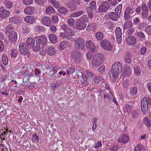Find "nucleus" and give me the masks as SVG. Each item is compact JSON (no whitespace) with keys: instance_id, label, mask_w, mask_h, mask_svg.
I'll return each mask as SVG.
<instances>
[{"instance_id":"obj_1","label":"nucleus","mask_w":151,"mask_h":151,"mask_svg":"<svg viewBox=\"0 0 151 151\" xmlns=\"http://www.w3.org/2000/svg\"><path fill=\"white\" fill-rule=\"evenodd\" d=\"M122 65L120 62H116L114 63L108 73L111 81L115 82L117 81L119 73L122 71Z\"/></svg>"},{"instance_id":"obj_2","label":"nucleus","mask_w":151,"mask_h":151,"mask_svg":"<svg viewBox=\"0 0 151 151\" xmlns=\"http://www.w3.org/2000/svg\"><path fill=\"white\" fill-rule=\"evenodd\" d=\"M104 56L101 54L95 55L91 61V64L93 67L99 66L104 61Z\"/></svg>"},{"instance_id":"obj_3","label":"nucleus","mask_w":151,"mask_h":151,"mask_svg":"<svg viewBox=\"0 0 151 151\" xmlns=\"http://www.w3.org/2000/svg\"><path fill=\"white\" fill-rule=\"evenodd\" d=\"M148 105H151V98L149 97L143 98L141 100V106L143 114H145V113L148 111Z\"/></svg>"},{"instance_id":"obj_4","label":"nucleus","mask_w":151,"mask_h":151,"mask_svg":"<svg viewBox=\"0 0 151 151\" xmlns=\"http://www.w3.org/2000/svg\"><path fill=\"white\" fill-rule=\"evenodd\" d=\"M135 9L132 6H129L126 9L124 15V19L126 20H128L131 17V15L134 13Z\"/></svg>"},{"instance_id":"obj_5","label":"nucleus","mask_w":151,"mask_h":151,"mask_svg":"<svg viewBox=\"0 0 151 151\" xmlns=\"http://www.w3.org/2000/svg\"><path fill=\"white\" fill-rule=\"evenodd\" d=\"M82 59L81 55L78 52L73 51L72 52V61L73 63L78 64Z\"/></svg>"},{"instance_id":"obj_6","label":"nucleus","mask_w":151,"mask_h":151,"mask_svg":"<svg viewBox=\"0 0 151 151\" xmlns=\"http://www.w3.org/2000/svg\"><path fill=\"white\" fill-rule=\"evenodd\" d=\"M100 45L104 50L107 51H110L111 50V44L109 41L106 39L101 41L100 42Z\"/></svg>"},{"instance_id":"obj_7","label":"nucleus","mask_w":151,"mask_h":151,"mask_svg":"<svg viewBox=\"0 0 151 151\" xmlns=\"http://www.w3.org/2000/svg\"><path fill=\"white\" fill-rule=\"evenodd\" d=\"M110 5L107 2L103 1L101 4H100L98 8V11L101 12H105L108 11L110 8Z\"/></svg>"},{"instance_id":"obj_8","label":"nucleus","mask_w":151,"mask_h":151,"mask_svg":"<svg viewBox=\"0 0 151 151\" xmlns=\"http://www.w3.org/2000/svg\"><path fill=\"white\" fill-rule=\"evenodd\" d=\"M75 48L78 50L80 48H83L84 46L85 43L83 39L81 38H77L74 41Z\"/></svg>"},{"instance_id":"obj_9","label":"nucleus","mask_w":151,"mask_h":151,"mask_svg":"<svg viewBox=\"0 0 151 151\" xmlns=\"http://www.w3.org/2000/svg\"><path fill=\"white\" fill-rule=\"evenodd\" d=\"M86 24L84 20H80L75 25V28L77 29H84L86 27Z\"/></svg>"},{"instance_id":"obj_10","label":"nucleus","mask_w":151,"mask_h":151,"mask_svg":"<svg viewBox=\"0 0 151 151\" xmlns=\"http://www.w3.org/2000/svg\"><path fill=\"white\" fill-rule=\"evenodd\" d=\"M61 29L69 36H73L74 35V31L65 24H63L61 27Z\"/></svg>"},{"instance_id":"obj_11","label":"nucleus","mask_w":151,"mask_h":151,"mask_svg":"<svg viewBox=\"0 0 151 151\" xmlns=\"http://www.w3.org/2000/svg\"><path fill=\"white\" fill-rule=\"evenodd\" d=\"M40 47L38 37L37 36L35 37L34 39V42L32 47L33 51L35 52L38 51L40 48Z\"/></svg>"},{"instance_id":"obj_12","label":"nucleus","mask_w":151,"mask_h":151,"mask_svg":"<svg viewBox=\"0 0 151 151\" xmlns=\"http://www.w3.org/2000/svg\"><path fill=\"white\" fill-rule=\"evenodd\" d=\"M0 12L1 13H0V19H5L9 16V11L4 9L3 7L0 8Z\"/></svg>"},{"instance_id":"obj_13","label":"nucleus","mask_w":151,"mask_h":151,"mask_svg":"<svg viewBox=\"0 0 151 151\" xmlns=\"http://www.w3.org/2000/svg\"><path fill=\"white\" fill-rule=\"evenodd\" d=\"M19 47L20 53L24 55H26L27 54V50L25 44L23 42H20Z\"/></svg>"},{"instance_id":"obj_14","label":"nucleus","mask_w":151,"mask_h":151,"mask_svg":"<svg viewBox=\"0 0 151 151\" xmlns=\"http://www.w3.org/2000/svg\"><path fill=\"white\" fill-rule=\"evenodd\" d=\"M40 20L42 23L45 26H49L51 24L50 19L48 17H40Z\"/></svg>"},{"instance_id":"obj_15","label":"nucleus","mask_w":151,"mask_h":151,"mask_svg":"<svg viewBox=\"0 0 151 151\" xmlns=\"http://www.w3.org/2000/svg\"><path fill=\"white\" fill-rule=\"evenodd\" d=\"M8 38L9 41L11 42H14L17 38V34L16 31H12L9 34Z\"/></svg>"},{"instance_id":"obj_16","label":"nucleus","mask_w":151,"mask_h":151,"mask_svg":"<svg viewBox=\"0 0 151 151\" xmlns=\"http://www.w3.org/2000/svg\"><path fill=\"white\" fill-rule=\"evenodd\" d=\"M87 77L85 74L82 73V79L81 80V85L83 86H86L88 85Z\"/></svg>"},{"instance_id":"obj_17","label":"nucleus","mask_w":151,"mask_h":151,"mask_svg":"<svg viewBox=\"0 0 151 151\" xmlns=\"http://www.w3.org/2000/svg\"><path fill=\"white\" fill-rule=\"evenodd\" d=\"M48 37L50 42L53 44L56 43L58 41L57 37L53 34H50L48 35Z\"/></svg>"},{"instance_id":"obj_18","label":"nucleus","mask_w":151,"mask_h":151,"mask_svg":"<svg viewBox=\"0 0 151 151\" xmlns=\"http://www.w3.org/2000/svg\"><path fill=\"white\" fill-rule=\"evenodd\" d=\"M108 16L109 18L113 21H117L118 20L119 15L115 12H110Z\"/></svg>"},{"instance_id":"obj_19","label":"nucleus","mask_w":151,"mask_h":151,"mask_svg":"<svg viewBox=\"0 0 151 151\" xmlns=\"http://www.w3.org/2000/svg\"><path fill=\"white\" fill-rule=\"evenodd\" d=\"M2 3L5 8L7 9L11 8L13 5L12 2L9 0H3Z\"/></svg>"},{"instance_id":"obj_20","label":"nucleus","mask_w":151,"mask_h":151,"mask_svg":"<svg viewBox=\"0 0 151 151\" xmlns=\"http://www.w3.org/2000/svg\"><path fill=\"white\" fill-rule=\"evenodd\" d=\"M129 139V137L127 135H123L120 137L118 139L120 142L125 143H127Z\"/></svg>"},{"instance_id":"obj_21","label":"nucleus","mask_w":151,"mask_h":151,"mask_svg":"<svg viewBox=\"0 0 151 151\" xmlns=\"http://www.w3.org/2000/svg\"><path fill=\"white\" fill-rule=\"evenodd\" d=\"M96 28V24L94 23H91L87 26L86 30L88 32L93 31L95 30Z\"/></svg>"},{"instance_id":"obj_22","label":"nucleus","mask_w":151,"mask_h":151,"mask_svg":"<svg viewBox=\"0 0 151 151\" xmlns=\"http://www.w3.org/2000/svg\"><path fill=\"white\" fill-rule=\"evenodd\" d=\"M34 8L32 6H27L24 9V12L26 14H31L34 11Z\"/></svg>"},{"instance_id":"obj_23","label":"nucleus","mask_w":151,"mask_h":151,"mask_svg":"<svg viewBox=\"0 0 151 151\" xmlns=\"http://www.w3.org/2000/svg\"><path fill=\"white\" fill-rule=\"evenodd\" d=\"M34 42V39L32 37L28 38L26 41V44L27 48H31L32 47Z\"/></svg>"},{"instance_id":"obj_24","label":"nucleus","mask_w":151,"mask_h":151,"mask_svg":"<svg viewBox=\"0 0 151 151\" xmlns=\"http://www.w3.org/2000/svg\"><path fill=\"white\" fill-rule=\"evenodd\" d=\"M24 19L25 22L29 23H32L35 22V18L32 16H26Z\"/></svg>"},{"instance_id":"obj_25","label":"nucleus","mask_w":151,"mask_h":151,"mask_svg":"<svg viewBox=\"0 0 151 151\" xmlns=\"http://www.w3.org/2000/svg\"><path fill=\"white\" fill-rule=\"evenodd\" d=\"M47 52L49 55H53L56 53L55 48L52 46L49 47L48 48Z\"/></svg>"},{"instance_id":"obj_26","label":"nucleus","mask_w":151,"mask_h":151,"mask_svg":"<svg viewBox=\"0 0 151 151\" xmlns=\"http://www.w3.org/2000/svg\"><path fill=\"white\" fill-rule=\"evenodd\" d=\"M95 36L97 40L99 41L102 40L104 38V36L103 33L99 31L96 32Z\"/></svg>"},{"instance_id":"obj_27","label":"nucleus","mask_w":151,"mask_h":151,"mask_svg":"<svg viewBox=\"0 0 151 151\" xmlns=\"http://www.w3.org/2000/svg\"><path fill=\"white\" fill-rule=\"evenodd\" d=\"M39 40L40 43L43 45H46L47 42V40L46 37L44 35H41L39 36Z\"/></svg>"},{"instance_id":"obj_28","label":"nucleus","mask_w":151,"mask_h":151,"mask_svg":"<svg viewBox=\"0 0 151 151\" xmlns=\"http://www.w3.org/2000/svg\"><path fill=\"white\" fill-rule=\"evenodd\" d=\"M126 42L129 44L133 45L136 41V39L132 36L128 37L126 39Z\"/></svg>"},{"instance_id":"obj_29","label":"nucleus","mask_w":151,"mask_h":151,"mask_svg":"<svg viewBox=\"0 0 151 151\" xmlns=\"http://www.w3.org/2000/svg\"><path fill=\"white\" fill-rule=\"evenodd\" d=\"M125 70L124 71L123 75L126 76H129L131 73V68L127 65H125Z\"/></svg>"},{"instance_id":"obj_30","label":"nucleus","mask_w":151,"mask_h":151,"mask_svg":"<svg viewBox=\"0 0 151 151\" xmlns=\"http://www.w3.org/2000/svg\"><path fill=\"white\" fill-rule=\"evenodd\" d=\"M144 124L147 127L151 126V120L147 117L143 119Z\"/></svg>"},{"instance_id":"obj_31","label":"nucleus","mask_w":151,"mask_h":151,"mask_svg":"<svg viewBox=\"0 0 151 151\" xmlns=\"http://www.w3.org/2000/svg\"><path fill=\"white\" fill-rule=\"evenodd\" d=\"M93 43L90 41H88L86 43L87 47L91 50L92 52H94L95 50V48L93 45Z\"/></svg>"},{"instance_id":"obj_32","label":"nucleus","mask_w":151,"mask_h":151,"mask_svg":"<svg viewBox=\"0 0 151 151\" xmlns=\"http://www.w3.org/2000/svg\"><path fill=\"white\" fill-rule=\"evenodd\" d=\"M45 12L47 14H50L54 13L55 10L52 6H49L46 8Z\"/></svg>"},{"instance_id":"obj_33","label":"nucleus","mask_w":151,"mask_h":151,"mask_svg":"<svg viewBox=\"0 0 151 151\" xmlns=\"http://www.w3.org/2000/svg\"><path fill=\"white\" fill-rule=\"evenodd\" d=\"M60 36L63 39L71 40V37L67 35L65 32H60Z\"/></svg>"},{"instance_id":"obj_34","label":"nucleus","mask_w":151,"mask_h":151,"mask_svg":"<svg viewBox=\"0 0 151 151\" xmlns=\"http://www.w3.org/2000/svg\"><path fill=\"white\" fill-rule=\"evenodd\" d=\"M130 93L132 96H134L137 93V89L136 86H133L131 87L130 90Z\"/></svg>"},{"instance_id":"obj_35","label":"nucleus","mask_w":151,"mask_h":151,"mask_svg":"<svg viewBox=\"0 0 151 151\" xmlns=\"http://www.w3.org/2000/svg\"><path fill=\"white\" fill-rule=\"evenodd\" d=\"M66 4L71 10H74L77 8L76 6L73 3L68 2Z\"/></svg>"},{"instance_id":"obj_36","label":"nucleus","mask_w":151,"mask_h":151,"mask_svg":"<svg viewBox=\"0 0 151 151\" xmlns=\"http://www.w3.org/2000/svg\"><path fill=\"white\" fill-rule=\"evenodd\" d=\"M48 1L55 7L58 8L60 6V4L56 0H48Z\"/></svg>"},{"instance_id":"obj_37","label":"nucleus","mask_w":151,"mask_h":151,"mask_svg":"<svg viewBox=\"0 0 151 151\" xmlns=\"http://www.w3.org/2000/svg\"><path fill=\"white\" fill-rule=\"evenodd\" d=\"M68 42L66 41L61 42L60 44V48L61 50H63L68 45Z\"/></svg>"},{"instance_id":"obj_38","label":"nucleus","mask_w":151,"mask_h":151,"mask_svg":"<svg viewBox=\"0 0 151 151\" xmlns=\"http://www.w3.org/2000/svg\"><path fill=\"white\" fill-rule=\"evenodd\" d=\"M132 109V106L128 104L125 105L123 108V110L124 111L127 112L128 113H129Z\"/></svg>"},{"instance_id":"obj_39","label":"nucleus","mask_w":151,"mask_h":151,"mask_svg":"<svg viewBox=\"0 0 151 151\" xmlns=\"http://www.w3.org/2000/svg\"><path fill=\"white\" fill-rule=\"evenodd\" d=\"M83 12L82 11H80L75 12L72 13L70 15V17H78L82 14Z\"/></svg>"},{"instance_id":"obj_40","label":"nucleus","mask_w":151,"mask_h":151,"mask_svg":"<svg viewBox=\"0 0 151 151\" xmlns=\"http://www.w3.org/2000/svg\"><path fill=\"white\" fill-rule=\"evenodd\" d=\"M135 151H146V149L142 145L139 144L135 147Z\"/></svg>"},{"instance_id":"obj_41","label":"nucleus","mask_w":151,"mask_h":151,"mask_svg":"<svg viewBox=\"0 0 151 151\" xmlns=\"http://www.w3.org/2000/svg\"><path fill=\"white\" fill-rule=\"evenodd\" d=\"M122 5V4H119L115 9V13L119 15H121Z\"/></svg>"},{"instance_id":"obj_42","label":"nucleus","mask_w":151,"mask_h":151,"mask_svg":"<svg viewBox=\"0 0 151 151\" xmlns=\"http://www.w3.org/2000/svg\"><path fill=\"white\" fill-rule=\"evenodd\" d=\"M127 57H126L124 60L125 62L127 63H130L131 62V57L132 55L130 53H127Z\"/></svg>"},{"instance_id":"obj_43","label":"nucleus","mask_w":151,"mask_h":151,"mask_svg":"<svg viewBox=\"0 0 151 151\" xmlns=\"http://www.w3.org/2000/svg\"><path fill=\"white\" fill-rule=\"evenodd\" d=\"M86 12L88 13V17L92 19L93 17L92 10L89 8H87L86 9Z\"/></svg>"},{"instance_id":"obj_44","label":"nucleus","mask_w":151,"mask_h":151,"mask_svg":"<svg viewBox=\"0 0 151 151\" xmlns=\"http://www.w3.org/2000/svg\"><path fill=\"white\" fill-rule=\"evenodd\" d=\"M115 34L116 36H122V32L121 29L119 27H118L116 28L115 30Z\"/></svg>"},{"instance_id":"obj_45","label":"nucleus","mask_w":151,"mask_h":151,"mask_svg":"<svg viewBox=\"0 0 151 151\" xmlns=\"http://www.w3.org/2000/svg\"><path fill=\"white\" fill-rule=\"evenodd\" d=\"M90 7H88L91 9V10H95L96 8V2L95 1H92L90 3Z\"/></svg>"},{"instance_id":"obj_46","label":"nucleus","mask_w":151,"mask_h":151,"mask_svg":"<svg viewBox=\"0 0 151 151\" xmlns=\"http://www.w3.org/2000/svg\"><path fill=\"white\" fill-rule=\"evenodd\" d=\"M58 11L62 14H65L68 12V10L65 7H58Z\"/></svg>"},{"instance_id":"obj_47","label":"nucleus","mask_w":151,"mask_h":151,"mask_svg":"<svg viewBox=\"0 0 151 151\" xmlns=\"http://www.w3.org/2000/svg\"><path fill=\"white\" fill-rule=\"evenodd\" d=\"M2 60L3 63L5 65L8 64V60L7 57L5 55H3L2 57Z\"/></svg>"},{"instance_id":"obj_48","label":"nucleus","mask_w":151,"mask_h":151,"mask_svg":"<svg viewBox=\"0 0 151 151\" xmlns=\"http://www.w3.org/2000/svg\"><path fill=\"white\" fill-rule=\"evenodd\" d=\"M132 26V24L131 22L130 21H127L124 24L123 27V29L124 30H125L126 29L129 28Z\"/></svg>"},{"instance_id":"obj_49","label":"nucleus","mask_w":151,"mask_h":151,"mask_svg":"<svg viewBox=\"0 0 151 151\" xmlns=\"http://www.w3.org/2000/svg\"><path fill=\"white\" fill-rule=\"evenodd\" d=\"M145 31L149 35H151V25L147 26L145 29Z\"/></svg>"},{"instance_id":"obj_50","label":"nucleus","mask_w":151,"mask_h":151,"mask_svg":"<svg viewBox=\"0 0 151 151\" xmlns=\"http://www.w3.org/2000/svg\"><path fill=\"white\" fill-rule=\"evenodd\" d=\"M141 9L143 12H148L149 11V9L145 4H143L141 6Z\"/></svg>"},{"instance_id":"obj_51","label":"nucleus","mask_w":151,"mask_h":151,"mask_svg":"<svg viewBox=\"0 0 151 151\" xmlns=\"http://www.w3.org/2000/svg\"><path fill=\"white\" fill-rule=\"evenodd\" d=\"M18 55V52L17 50H11V53L10 55L12 57H15Z\"/></svg>"},{"instance_id":"obj_52","label":"nucleus","mask_w":151,"mask_h":151,"mask_svg":"<svg viewBox=\"0 0 151 151\" xmlns=\"http://www.w3.org/2000/svg\"><path fill=\"white\" fill-rule=\"evenodd\" d=\"M14 27L12 25H9L6 27L5 32H9L12 31Z\"/></svg>"},{"instance_id":"obj_53","label":"nucleus","mask_w":151,"mask_h":151,"mask_svg":"<svg viewBox=\"0 0 151 151\" xmlns=\"http://www.w3.org/2000/svg\"><path fill=\"white\" fill-rule=\"evenodd\" d=\"M129 82L128 80H124L122 83V85L125 88H127L129 87Z\"/></svg>"},{"instance_id":"obj_54","label":"nucleus","mask_w":151,"mask_h":151,"mask_svg":"<svg viewBox=\"0 0 151 151\" xmlns=\"http://www.w3.org/2000/svg\"><path fill=\"white\" fill-rule=\"evenodd\" d=\"M17 21V18L16 17H14L9 19V22L12 23H16Z\"/></svg>"},{"instance_id":"obj_55","label":"nucleus","mask_w":151,"mask_h":151,"mask_svg":"<svg viewBox=\"0 0 151 151\" xmlns=\"http://www.w3.org/2000/svg\"><path fill=\"white\" fill-rule=\"evenodd\" d=\"M107 98L109 100L111 101V96L107 93H106V92L105 93H104V99H105L106 98Z\"/></svg>"},{"instance_id":"obj_56","label":"nucleus","mask_w":151,"mask_h":151,"mask_svg":"<svg viewBox=\"0 0 151 151\" xmlns=\"http://www.w3.org/2000/svg\"><path fill=\"white\" fill-rule=\"evenodd\" d=\"M75 71V69L72 67L69 68L67 70V74L69 75L70 74L72 73Z\"/></svg>"},{"instance_id":"obj_57","label":"nucleus","mask_w":151,"mask_h":151,"mask_svg":"<svg viewBox=\"0 0 151 151\" xmlns=\"http://www.w3.org/2000/svg\"><path fill=\"white\" fill-rule=\"evenodd\" d=\"M105 67L104 65L101 66L98 68V71L101 73L104 72L105 70Z\"/></svg>"},{"instance_id":"obj_58","label":"nucleus","mask_w":151,"mask_h":151,"mask_svg":"<svg viewBox=\"0 0 151 151\" xmlns=\"http://www.w3.org/2000/svg\"><path fill=\"white\" fill-rule=\"evenodd\" d=\"M102 145L101 142V141H97L95 144L94 147L95 148L97 149L98 148L101 147L102 146Z\"/></svg>"},{"instance_id":"obj_59","label":"nucleus","mask_w":151,"mask_h":151,"mask_svg":"<svg viewBox=\"0 0 151 151\" xmlns=\"http://www.w3.org/2000/svg\"><path fill=\"white\" fill-rule=\"evenodd\" d=\"M23 32L28 33L29 32V28L26 26H24L22 28Z\"/></svg>"},{"instance_id":"obj_60","label":"nucleus","mask_w":151,"mask_h":151,"mask_svg":"<svg viewBox=\"0 0 151 151\" xmlns=\"http://www.w3.org/2000/svg\"><path fill=\"white\" fill-rule=\"evenodd\" d=\"M74 20L72 18H70L68 19V23L70 26H72L74 24Z\"/></svg>"},{"instance_id":"obj_61","label":"nucleus","mask_w":151,"mask_h":151,"mask_svg":"<svg viewBox=\"0 0 151 151\" xmlns=\"http://www.w3.org/2000/svg\"><path fill=\"white\" fill-rule=\"evenodd\" d=\"M50 29L51 32L54 33H55L57 30L56 27L54 25H52L50 26Z\"/></svg>"},{"instance_id":"obj_62","label":"nucleus","mask_w":151,"mask_h":151,"mask_svg":"<svg viewBox=\"0 0 151 151\" xmlns=\"http://www.w3.org/2000/svg\"><path fill=\"white\" fill-rule=\"evenodd\" d=\"M44 29V27L43 26H40L38 25L35 27V29L38 32H41Z\"/></svg>"},{"instance_id":"obj_63","label":"nucleus","mask_w":151,"mask_h":151,"mask_svg":"<svg viewBox=\"0 0 151 151\" xmlns=\"http://www.w3.org/2000/svg\"><path fill=\"white\" fill-rule=\"evenodd\" d=\"M86 74L88 77L90 78L93 77H94V74L91 71H86Z\"/></svg>"},{"instance_id":"obj_64","label":"nucleus","mask_w":151,"mask_h":151,"mask_svg":"<svg viewBox=\"0 0 151 151\" xmlns=\"http://www.w3.org/2000/svg\"><path fill=\"white\" fill-rule=\"evenodd\" d=\"M46 48H43L42 49H40V54L42 55H44L46 53Z\"/></svg>"}]
</instances>
